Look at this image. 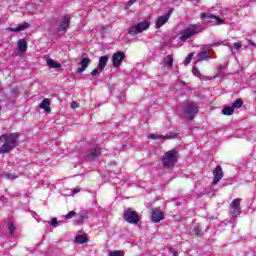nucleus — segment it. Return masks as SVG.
<instances>
[{"mask_svg": "<svg viewBox=\"0 0 256 256\" xmlns=\"http://www.w3.org/2000/svg\"><path fill=\"white\" fill-rule=\"evenodd\" d=\"M163 219H165V215L163 214V211H161L159 208L152 209V212H151L152 223H159L160 221H163Z\"/></svg>", "mask_w": 256, "mask_h": 256, "instance_id": "obj_10", "label": "nucleus"}, {"mask_svg": "<svg viewBox=\"0 0 256 256\" xmlns=\"http://www.w3.org/2000/svg\"><path fill=\"white\" fill-rule=\"evenodd\" d=\"M226 47H228L230 49V51L233 53V47H231V44H225Z\"/></svg>", "mask_w": 256, "mask_h": 256, "instance_id": "obj_43", "label": "nucleus"}, {"mask_svg": "<svg viewBox=\"0 0 256 256\" xmlns=\"http://www.w3.org/2000/svg\"><path fill=\"white\" fill-rule=\"evenodd\" d=\"M18 51L20 53H26L27 52V41L25 39H20L18 41Z\"/></svg>", "mask_w": 256, "mask_h": 256, "instance_id": "obj_22", "label": "nucleus"}, {"mask_svg": "<svg viewBox=\"0 0 256 256\" xmlns=\"http://www.w3.org/2000/svg\"><path fill=\"white\" fill-rule=\"evenodd\" d=\"M108 61H109V56L100 57L99 63H98V70L100 72L103 71V69H105V67H107Z\"/></svg>", "mask_w": 256, "mask_h": 256, "instance_id": "obj_20", "label": "nucleus"}, {"mask_svg": "<svg viewBox=\"0 0 256 256\" xmlns=\"http://www.w3.org/2000/svg\"><path fill=\"white\" fill-rule=\"evenodd\" d=\"M75 215H77V212H75V211H70V212L65 216V219H73V217H75Z\"/></svg>", "mask_w": 256, "mask_h": 256, "instance_id": "obj_32", "label": "nucleus"}, {"mask_svg": "<svg viewBox=\"0 0 256 256\" xmlns=\"http://www.w3.org/2000/svg\"><path fill=\"white\" fill-rule=\"evenodd\" d=\"M193 75H195L196 77H199V75H201V73L199 72V68H193Z\"/></svg>", "mask_w": 256, "mask_h": 256, "instance_id": "obj_37", "label": "nucleus"}, {"mask_svg": "<svg viewBox=\"0 0 256 256\" xmlns=\"http://www.w3.org/2000/svg\"><path fill=\"white\" fill-rule=\"evenodd\" d=\"M75 241L76 243L83 245V243H87L88 241L87 235H76Z\"/></svg>", "mask_w": 256, "mask_h": 256, "instance_id": "obj_25", "label": "nucleus"}, {"mask_svg": "<svg viewBox=\"0 0 256 256\" xmlns=\"http://www.w3.org/2000/svg\"><path fill=\"white\" fill-rule=\"evenodd\" d=\"M82 59L81 61L78 63V66H80L76 73L81 74L83 73V71H85V69H87V67H89V65L91 64V59H89V57H87V53H82Z\"/></svg>", "mask_w": 256, "mask_h": 256, "instance_id": "obj_8", "label": "nucleus"}, {"mask_svg": "<svg viewBox=\"0 0 256 256\" xmlns=\"http://www.w3.org/2000/svg\"><path fill=\"white\" fill-rule=\"evenodd\" d=\"M230 215L234 217H237L238 215H241V198L234 199L230 204Z\"/></svg>", "mask_w": 256, "mask_h": 256, "instance_id": "obj_7", "label": "nucleus"}, {"mask_svg": "<svg viewBox=\"0 0 256 256\" xmlns=\"http://www.w3.org/2000/svg\"><path fill=\"white\" fill-rule=\"evenodd\" d=\"M248 43H249L250 45H252L253 47H256V44H255L253 41L248 40Z\"/></svg>", "mask_w": 256, "mask_h": 256, "instance_id": "obj_44", "label": "nucleus"}, {"mask_svg": "<svg viewBox=\"0 0 256 256\" xmlns=\"http://www.w3.org/2000/svg\"><path fill=\"white\" fill-rule=\"evenodd\" d=\"M201 19H213L214 20V25H223V23H225V21L223 19H221L218 16H215V14H207L205 12H202L200 14Z\"/></svg>", "mask_w": 256, "mask_h": 256, "instance_id": "obj_13", "label": "nucleus"}, {"mask_svg": "<svg viewBox=\"0 0 256 256\" xmlns=\"http://www.w3.org/2000/svg\"><path fill=\"white\" fill-rule=\"evenodd\" d=\"M219 45H221V42H214L210 44V47H219Z\"/></svg>", "mask_w": 256, "mask_h": 256, "instance_id": "obj_42", "label": "nucleus"}, {"mask_svg": "<svg viewBox=\"0 0 256 256\" xmlns=\"http://www.w3.org/2000/svg\"><path fill=\"white\" fill-rule=\"evenodd\" d=\"M48 225H51L52 227H59V221L57 218H53L50 222H48Z\"/></svg>", "mask_w": 256, "mask_h": 256, "instance_id": "obj_29", "label": "nucleus"}, {"mask_svg": "<svg viewBox=\"0 0 256 256\" xmlns=\"http://www.w3.org/2000/svg\"><path fill=\"white\" fill-rule=\"evenodd\" d=\"M124 221L130 223L131 225H137L139 223V214L132 208H127L124 210Z\"/></svg>", "mask_w": 256, "mask_h": 256, "instance_id": "obj_6", "label": "nucleus"}, {"mask_svg": "<svg viewBox=\"0 0 256 256\" xmlns=\"http://www.w3.org/2000/svg\"><path fill=\"white\" fill-rule=\"evenodd\" d=\"M8 229L10 231V234L13 235V233H15V224L13 222H9Z\"/></svg>", "mask_w": 256, "mask_h": 256, "instance_id": "obj_30", "label": "nucleus"}, {"mask_svg": "<svg viewBox=\"0 0 256 256\" xmlns=\"http://www.w3.org/2000/svg\"><path fill=\"white\" fill-rule=\"evenodd\" d=\"M223 115H233V113H235V109L232 106L229 107H225L222 110Z\"/></svg>", "mask_w": 256, "mask_h": 256, "instance_id": "obj_26", "label": "nucleus"}, {"mask_svg": "<svg viewBox=\"0 0 256 256\" xmlns=\"http://www.w3.org/2000/svg\"><path fill=\"white\" fill-rule=\"evenodd\" d=\"M125 59V53L123 52H116L112 56V62L114 67H121V63H123V60Z\"/></svg>", "mask_w": 256, "mask_h": 256, "instance_id": "obj_12", "label": "nucleus"}, {"mask_svg": "<svg viewBox=\"0 0 256 256\" xmlns=\"http://www.w3.org/2000/svg\"><path fill=\"white\" fill-rule=\"evenodd\" d=\"M173 256H179V252L178 251H173Z\"/></svg>", "mask_w": 256, "mask_h": 256, "instance_id": "obj_45", "label": "nucleus"}, {"mask_svg": "<svg viewBox=\"0 0 256 256\" xmlns=\"http://www.w3.org/2000/svg\"><path fill=\"white\" fill-rule=\"evenodd\" d=\"M4 177H6V179H15V175L8 173L4 174Z\"/></svg>", "mask_w": 256, "mask_h": 256, "instance_id": "obj_39", "label": "nucleus"}, {"mask_svg": "<svg viewBox=\"0 0 256 256\" xmlns=\"http://www.w3.org/2000/svg\"><path fill=\"white\" fill-rule=\"evenodd\" d=\"M176 135H158V134H150L148 135V139H153V140H157V139H173Z\"/></svg>", "mask_w": 256, "mask_h": 256, "instance_id": "obj_23", "label": "nucleus"}, {"mask_svg": "<svg viewBox=\"0 0 256 256\" xmlns=\"http://www.w3.org/2000/svg\"><path fill=\"white\" fill-rule=\"evenodd\" d=\"M109 256H124L123 251H114V252H110Z\"/></svg>", "mask_w": 256, "mask_h": 256, "instance_id": "obj_33", "label": "nucleus"}, {"mask_svg": "<svg viewBox=\"0 0 256 256\" xmlns=\"http://www.w3.org/2000/svg\"><path fill=\"white\" fill-rule=\"evenodd\" d=\"M70 21H71V18L69 16H65L60 23L59 31H67V29H69Z\"/></svg>", "mask_w": 256, "mask_h": 256, "instance_id": "obj_19", "label": "nucleus"}, {"mask_svg": "<svg viewBox=\"0 0 256 256\" xmlns=\"http://www.w3.org/2000/svg\"><path fill=\"white\" fill-rule=\"evenodd\" d=\"M233 48H234L236 51H239V50L241 49V42L234 43V44H233Z\"/></svg>", "mask_w": 256, "mask_h": 256, "instance_id": "obj_36", "label": "nucleus"}, {"mask_svg": "<svg viewBox=\"0 0 256 256\" xmlns=\"http://www.w3.org/2000/svg\"><path fill=\"white\" fill-rule=\"evenodd\" d=\"M71 107H72V109H77V107H79V103H77V102H72V103H71Z\"/></svg>", "mask_w": 256, "mask_h": 256, "instance_id": "obj_40", "label": "nucleus"}, {"mask_svg": "<svg viewBox=\"0 0 256 256\" xmlns=\"http://www.w3.org/2000/svg\"><path fill=\"white\" fill-rule=\"evenodd\" d=\"M164 61H165L166 65H167L168 67H173V56L167 55V56L164 58Z\"/></svg>", "mask_w": 256, "mask_h": 256, "instance_id": "obj_28", "label": "nucleus"}, {"mask_svg": "<svg viewBox=\"0 0 256 256\" xmlns=\"http://www.w3.org/2000/svg\"><path fill=\"white\" fill-rule=\"evenodd\" d=\"M197 33H201V26L199 24L189 25L182 31L179 39L180 41H187L188 39H191V37H193L194 35H197Z\"/></svg>", "mask_w": 256, "mask_h": 256, "instance_id": "obj_3", "label": "nucleus"}, {"mask_svg": "<svg viewBox=\"0 0 256 256\" xmlns=\"http://www.w3.org/2000/svg\"><path fill=\"white\" fill-rule=\"evenodd\" d=\"M29 27V23L23 22L22 24H19L16 28H8V31H11L12 33H20V31H25V29H29Z\"/></svg>", "mask_w": 256, "mask_h": 256, "instance_id": "obj_16", "label": "nucleus"}, {"mask_svg": "<svg viewBox=\"0 0 256 256\" xmlns=\"http://www.w3.org/2000/svg\"><path fill=\"white\" fill-rule=\"evenodd\" d=\"M80 191H81V188L76 187V188H74V189L72 190V193L75 195V194L79 193Z\"/></svg>", "mask_w": 256, "mask_h": 256, "instance_id": "obj_41", "label": "nucleus"}, {"mask_svg": "<svg viewBox=\"0 0 256 256\" xmlns=\"http://www.w3.org/2000/svg\"><path fill=\"white\" fill-rule=\"evenodd\" d=\"M99 73H101L100 70L94 69V70L91 72V75H92V77H95L96 75H99Z\"/></svg>", "mask_w": 256, "mask_h": 256, "instance_id": "obj_38", "label": "nucleus"}, {"mask_svg": "<svg viewBox=\"0 0 256 256\" xmlns=\"http://www.w3.org/2000/svg\"><path fill=\"white\" fill-rule=\"evenodd\" d=\"M177 161H179V151L176 149L167 151L162 157V165L165 169H173L177 165Z\"/></svg>", "mask_w": 256, "mask_h": 256, "instance_id": "obj_2", "label": "nucleus"}, {"mask_svg": "<svg viewBox=\"0 0 256 256\" xmlns=\"http://www.w3.org/2000/svg\"><path fill=\"white\" fill-rule=\"evenodd\" d=\"M85 219H87V213L85 211H81L78 213V217L74 220L76 225H83L85 223Z\"/></svg>", "mask_w": 256, "mask_h": 256, "instance_id": "obj_18", "label": "nucleus"}, {"mask_svg": "<svg viewBox=\"0 0 256 256\" xmlns=\"http://www.w3.org/2000/svg\"><path fill=\"white\" fill-rule=\"evenodd\" d=\"M198 61H209L211 59V55L209 51L202 50L197 54Z\"/></svg>", "mask_w": 256, "mask_h": 256, "instance_id": "obj_17", "label": "nucleus"}, {"mask_svg": "<svg viewBox=\"0 0 256 256\" xmlns=\"http://www.w3.org/2000/svg\"><path fill=\"white\" fill-rule=\"evenodd\" d=\"M135 3H137V0H129L126 4L125 9H129L132 5H135Z\"/></svg>", "mask_w": 256, "mask_h": 256, "instance_id": "obj_34", "label": "nucleus"}, {"mask_svg": "<svg viewBox=\"0 0 256 256\" xmlns=\"http://www.w3.org/2000/svg\"><path fill=\"white\" fill-rule=\"evenodd\" d=\"M39 108L43 109L44 111H46V113H51V100L49 98H45L39 104Z\"/></svg>", "mask_w": 256, "mask_h": 256, "instance_id": "obj_15", "label": "nucleus"}, {"mask_svg": "<svg viewBox=\"0 0 256 256\" xmlns=\"http://www.w3.org/2000/svg\"><path fill=\"white\" fill-rule=\"evenodd\" d=\"M191 59H193V53L187 55L186 59L184 60V65H189V63H191Z\"/></svg>", "mask_w": 256, "mask_h": 256, "instance_id": "obj_31", "label": "nucleus"}, {"mask_svg": "<svg viewBox=\"0 0 256 256\" xmlns=\"http://www.w3.org/2000/svg\"><path fill=\"white\" fill-rule=\"evenodd\" d=\"M150 25L151 24L147 20L139 22L138 24L129 28L128 35H131V37H135V35H139V33H143V31H147Z\"/></svg>", "mask_w": 256, "mask_h": 256, "instance_id": "obj_5", "label": "nucleus"}, {"mask_svg": "<svg viewBox=\"0 0 256 256\" xmlns=\"http://www.w3.org/2000/svg\"><path fill=\"white\" fill-rule=\"evenodd\" d=\"M101 156V148H92L85 153L84 157L86 161H95V159Z\"/></svg>", "mask_w": 256, "mask_h": 256, "instance_id": "obj_9", "label": "nucleus"}, {"mask_svg": "<svg viewBox=\"0 0 256 256\" xmlns=\"http://www.w3.org/2000/svg\"><path fill=\"white\" fill-rule=\"evenodd\" d=\"M183 113L186 119L193 121L199 113V106L195 102H189L184 105Z\"/></svg>", "mask_w": 256, "mask_h": 256, "instance_id": "obj_4", "label": "nucleus"}, {"mask_svg": "<svg viewBox=\"0 0 256 256\" xmlns=\"http://www.w3.org/2000/svg\"><path fill=\"white\" fill-rule=\"evenodd\" d=\"M192 233L193 235L201 236L203 235V230H201V226L197 223L192 224Z\"/></svg>", "mask_w": 256, "mask_h": 256, "instance_id": "obj_24", "label": "nucleus"}, {"mask_svg": "<svg viewBox=\"0 0 256 256\" xmlns=\"http://www.w3.org/2000/svg\"><path fill=\"white\" fill-rule=\"evenodd\" d=\"M171 13H173V10H169L167 14L157 18L155 24L156 29H161V27H163V25H165V23L169 21V19L171 18Z\"/></svg>", "mask_w": 256, "mask_h": 256, "instance_id": "obj_11", "label": "nucleus"}, {"mask_svg": "<svg viewBox=\"0 0 256 256\" xmlns=\"http://www.w3.org/2000/svg\"><path fill=\"white\" fill-rule=\"evenodd\" d=\"M19 132H14L10 134H2L0 136V155H5L11 153L15 147H17V142L19 141Z\"/></svg>", "mask_w": 256, "mask_h": 256, "instance_id": "obj_1", "label": "nucleus"}, {"mask_svg": "<svg viewBox=\"0 0 256 256\" xmlns=\"http://www.w3.org/2000/svg\"><path fill=\"white\" fill-rule=\"evenodd\" d=\"M11 95H14V97H19V92H17V89L11 88L10 90Z\"/></svg>", "mask_w": 256, "mask_h": 256, "instance_id": "obj_35", "label": "nucleus"}, {"mask_svg": "<svg viewBox=\"0 0 256 256\" xmlns=\"http://www.w3.org/2000/svg\"><path fill=\"white\" fill-rule=\"evenodd\" d=\"M46 63L50 69H59L61 68V64L57 61L53 60V58H47Z\"/></svg>", "mask_w": 256, "mask_h": 256, "instance_id": "obj_21", "label": "nucleus"}, {"mask_svg": "<svg viewBox=\"0 0 256 256\" xmlns=\"http://www.w3.org/2000/svg\"><path fill=\"white\" fill-rule=\"evenodd\" d=\"M233 109H241L243 107V100L237 99L234 103H232Z\"/></svg>", "mask_w": 256, "mask_h": 256, "instance_id": "obj_27", "label": "nucleus"}, {"mask_svg": "<svg viewBox=\"0 0 256 256\" xmlns=\"http://www.w3.org/2000/svg\"><path fill=\"white\" fill-rule=\"evenodd\" d=\"M213 175V185H217V183H219V181L223 179V168H221V166H217L213 171Z\"/></svg>", "mask_w": 256, "mask_h": 256, "instance_id": "obj_14", "label": "nucleus"}]
</instances>
